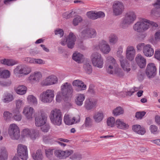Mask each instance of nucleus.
<instances>
[{
	"mask_svg": "<svg viewBox=\"0 0 160 160\" xmlns=\"http://www.w3.org/2000/svg\"><path fill=\"white\" fill-rule=\"evenodd\" d=\"M136 19V15L133 12H127L123 18L120 24L121 28L125 29L132 24Z\"/></svg>",
	"mask_w": 160,
	"mask_h": 160,
	"instance_id": "obj_1",
	"label": "nucleus"
},
{
	"mask_svg": "<svg viewBox=\"0 0 160 160\" xmlns=\"http://www.w3.org/2000/svg\"><path fill=\"white\" fill-rule=\"evenodd\" d=\"M50 118L51 122L53 124L59 126L62 124V114L59 109H55L52 110L50 113Z\"/></svg>",
	"mask_w": 160,
	"mask_h": 160,
	"instance_id": "obj_2",
	"label": "nucleus"
},
{
	"mask_svg": "<svg viewBox=\"0 0 160 160\" xmlns=\"http://www.w3.org/2000/svg\"><path fill=\"white\" fill-rule=\"evenodd\" d=\"M54 96V91L51 89H48L41 93L40 99L43 103H50L52 101Z\"/></svg>",
	"mask_w": 160,
	"mask_h": 160,
	"instance_id": "obj_3",
	"label": "nucleus"
},
{
	"mask_svg": "<svg viewBox=\"0 0 160 160\" xmlns=\"http://www.w3.org/2000/svg\"><path fill=\"white\" fill-rule=\"evenodd\" d=\"M8 134L12 139H18L20 136L19 128L16 124H10L8 129Z\"/></svg>",
	"mask_w": 160,
	"mask_h": 160,
	"instance_id": "obj_4",
	"label": "nucleus"
},
{
	"mask_svg": "<svg viewBox=\"0 0 160 160\" xmlns=\"http://www.w3.org/2000/svg\"><path fill=\"white\" fill-rule=\"evenodd\" d=\"M91 60L94 66L100 68H102L103 60L101 54L97 52L93 53L91 56Z\"/></svg>",
	"mask_w": 160,
	"mask_h": 160,
	"instance_id": "obj_5",
	"label": "nucleus"
},
{
	"mask_svg": "<svg viewBox=\"0 0 160 160\" xmlns=\"http://www.w3.org/2000/svg\"><path fill=\"white\" fill-rule=\"evenodd\" d=\"M22 135L23 137L29 138L33 141L39 136V132L37 130L30 129L28 128L23 129L22 131Z\"/></svg>",
	"mask_w": 160,
	"mask_h": 160,
	"instance_id": "obj_6",
	"label": "nucleus"
},
{
	"mask_svg": "<svg viewBox=\"0 0 160 160\" xmlns=\"http://www.w3.org/2000/svg\"><path fill=\"white\" fill-rule=\"evenodd\" d=\"M96 50L99 49L104 54H108L111 51V48L109 45L104 40H102L98 44L95 46Z\"/></svg>",
	"mask_w": 160,
	"mask_h": 160,
	"instance_id": "obj_7",
	"label": "nucleus"
},
{
	"mask_svg": "<svg viewBox=\"0 0 160 160\" xmlns=\"http://www.w3.org/2000/svg\"><path fill=\"white\" fill-rule=\"evenodd\" d=\"M72 92V87L70 83L66 82L63 83L61 86V92L62 96L68 97L71 94Z\"/></svg>",
	"mask_w": 160,
	"mask_h": 160,
	"instance_id": "obj_8",
	"label": "nucleus"
},
{
	"mask_svg": "<svg viewBox=\"0 0 160 160\" xmlns=\"http://www.w3.org/2000/svg\"><path fill=\"white\" fill-rule=\"evenodd\" d=\"M17 150L18 156L23 160H27L28 158L27 147L25 145L19 144Z\"/></svg>",
	"mask_w": 160,
	"mask_h": 160,
	"instance_id": "obj_9",
	"label": "nucleus"
},
{
	"mask_svg": "<svg viewBox=\"0 0 160 160\" xmlns=\"http://www.w3.org/2000/svg\"><path fill=\"white\" fill-rule=\"evenodd\" d=\"M73 153V151L70 150L63 151L60 149H56L54 151L55 156L60 159L66 158Z\"/></svg>",
	"mask_w": 160,
	"mask_h": 160,
	"instance_id": "obj_10",
	"label": "nucleus"
},
{
	"mask_svg": "<svg viewBox=\"0 0 160 160\" xmlns=\"http://www.w3.org/2000/svg\"><path fill=\"white\" fill-rule=\"evenodd\" d=\"M157 70V68L155 64L153 63H150L147 66L146 73L149 78H152L156 75Z\"/></svg>",
	"mask_w": 160,
	"mask_h": 160,
	"instance_id": "obj_11",
	"label": "nucleus"
},
{
	"mask_svg": "<svg viewBox=\"0 0 160 160\" xmlns=\"http://www.w3.org/2000/svg\"><path fill=\"white\" fill-rule=\"evenodd\" d=\"M113 8V13L116 15L121 14L124 8V6L123 3L119 1H115L114 2Z\"/></svg>",
	"mask_w": 160,
	"mask_h": 160,
	"instance_id": "obj_12",
	"label": "nucleus"
},
{
	"mask_svg": "<svg viewBox=\"0 0 160 160\" xmlns=\"http://www.w3.org/2000/svg\"><path fill=\"white\" fill-rule=\"evenodd\" d=\"M58 81V78L56 76L51 75L43 80L42 82V84L43 86H49L57 83Z\"/></svg>",
	"mask_w": 160,
	"mask_h": 160,
	"instance_id": "obj_13",
	"label": "nucleus"
},
{
	"mask_svg": "<svg viewBox=\"0 0 160 160\" xmlns=\"http://www.w3.org/2000/svg\"><path fill=\"white\" fill-rule=\"evenodd\" d=\"M136 53V51L132 46H128L126 49V57L129 61H132L134 58Z\"/></svg>",
	"mask_w": 160,
	"mask_h": 160,
	"instance_id": "obj_14",
	"label": "nucleus"
},
{
	"mask_svg": "<svg viewBox=\"0 0 160 160\" xmlns=\"http://www.w3.org/2000/svg\"><path fill=\"white\" fill-rule=\"evenodd\" d=\"M154 8L151 11V15L156 17L160 16V0H156L155 2L152 4Z\"/></svg>",
	"mask_w": 160,
	"mask_h": 160,
	"instance_id": "obj_15",
	"label": "nucleus"
},
{
	"mask_svg": "<svg viewBox=\"0 0 160 160\" xmlns=\"http://www.w3.org/2000/svg\"><path fill=\"white\" fill-rule=\"evenodd\" d=\"M108 73L112 74H115L117 76L119 77H122L123 76V74L121 69L119 68H114V67L111 66L109 65L108 67Z\"/></svg>",
	"mask_w": 160,
	"mask_h": 160,
	"instance_id": "obj_16",
	"label": "nucleus"
},
{
	"mask_svg": "<svg viewBox=\"0 0 160 160\" xmlns=\"http://www.w3.org/2000/svg\"><path fill=\"white\" fill-rule=\"evenodd\" d=\"M34 112V109L30 107L24 108L23 111V113L28 119L31 120L32 118Z\"/></svg>",
	"mask_w": 160,
	"mask_h": 160,
	"instance_id": "obj_17",
	"label": "nucleus"
},
{
	"mask_svg": "<svg viewBox=\"0 0 160 160\" xmlns=\"http://www.w3.org/2000/svg\"><path fill=\"white\" fill-rule=\"evenodd\" d=\"M72 84L73 86L78 87V88L76 89L77 91L83 90L86 89V85L82 81L79 79L74 80Z\"/></svg>",
	"mask_w": 160,
	"mask_h": 160,
	"instance_id": "obj_18",
	"label": "nucleus"
},
{
	"mask_svg": "<svg viewBox=\"0 0 160 160\" xmlns=\"http://www.w3.org/2000/svg\"><path fill=\"white\" fill-rule=\"evenodd\" d=\"M47 117L45 116L41 115L37 116L35 118V124L37 127H41L46 123Z\"/></svg>",
	"mask_w": 160,
	"mask_h": 160,
	"instance_id": "obj_19",
	"label": "nucleus"
},
{
	"mask_svg": "<svg viewBox=\"0 0 160 160\" xmlns=\"http://www.w3.org/2000/svg\"><path fill=\"white\" fill-rule=\"evenodd\" d=\"M142 50L144 55L147 57H151L154 53V50L150 44H147L144 46Z\"/></svg>",
	"mask_w": 160,
	"mask_h": 160,
	"instance_id": "obj_20",
	"label": "nucleus"
},
{
	"mask_svg": "<svg viewBox=\"0 0 160 160\" xmlns=\"http://www.w3.org/2000/svg\"><path fill=\"white\" fill-rule=\"evenodd\" d=\"M97 101L94 99H87L85 101V107L88 110L92 109L96 107Z\"/></svg>",
	"mask_w": 160,
	"mask_h": 160,
	"instance_id": "obj_21",
	"label": "nucleus"
},
{
	"mask_svg": "<svg viewBox=\"0 0 160 160\" xmlns=\"http://www.w3.org/2000/svg\"><path fill=\"white\" fill-rule=\"evenodd\" d=\"M76 40V37L72 32L69 33L68 39L67 46L69 48H72L75 45V42Z\"/></svg>",
	"mask_w": 160,
	"mask_h": 160,
	"instance_id": "obj_22",
	"label": "nucleus"
},
{
	"mask_svg": "<svg viewBox=\"0 0 160 160\" xmlns=\"http://www.w3.org/2000/svg\"><path fill=\"white\" fill-rule=\"evenodd\" d=\"M150 26V21L141 18V32H143L147 30Z\"/></svg>",
	"mask_w": 160,
	"mask_h": 160,
	"instance_id": "obj_23",
	"label": "nucleus"
},
{
	"mask_svg": "<svg viewBox=\"0 0 160 160\" xmlns=\"http://www.w3.org/2000/svg\"><path fill=\"white\" fill-rule=\"evenodd\" d=\"M119 61L123 70L128 72L131 70L130 68V64L128 61L124 58L119 60Z\"/></svg>",
	"mask_w": 160,
	"mask_h": 160,
	"instance_id": "obj_24",
	"label": "nucleus"
},
{
	"mask_svg": "<svg viewBox=\"0 0 160 160\" xmlns=\"http://www.w3.org/2000/svg\"><path fill=\"white\" fill-rule=\"evenodd\" d=\"M115 124L118 128L122 129H128L129 127V126L125 123L123 120L120 119H118L116 121Z\"/></svg>",
	"mask_w": 160,
	"mask_h": 160,
	"instance_id": "obj_25",
	"label": "nucleus"
},
{
	"mask_svg": "<svg viewBox=\"0 0 160 160\" xmlns=\"http://www.w3.org/2000/svg\"><path fill=\"white\" fill-rule=\"evenodd\" d=\"M106 68L108 71V67L109 65L112 66V68L116 65V62L115 59L112 57L109 56L106 58Z\"/></svg>",
	"mask_w": 160,
	"mask_h": 160,
	"instance_id": "obj_26",
	"label": "nucleus"
},
{
	"mask_svg": "<svg viewBox=\"0 0 160 160\" xmlns=\"http://www.w3.org/2000/svg\"><path fill=\"white\" fill-rule=\"evenodd\" d=\"M53 149L46 148L45 149L46 157L49 160H54V157L53 153L54 151Z\"/></svg>",
	"mask_w": 160,
	"mask_h": 160,
	"instance_id": "obj_27",
	"label": "nucleus"
},
{
	"mask_svg": "<svg viewBox=\"0 0 160 160\" xmlns=\"http://www.w3.org/2000/svg\"><path fill=\"white\" fill-rule=\"evenodd\" d=\"M104 117L103 113L102 112H97L93 116V118L95 122L99 123L103 120Z\"/></svg>",
	"mask_w": 160,
	"mask_h": 160,
	"instance_id": "obj_28",
	"label": "nucleus"
},
{
	"mask_svg": "<svg viewBox=\"0 0 160 160\" xmlns=\"http://www.w3.org/2000/svg\"><path fill=\"white\" fill-rule=\"evenodd\" d=\"M1 63L8 66H13L18 63L17 61L12 59H4L1 60Z\"/></svg>",
	"mask_w": 160,
	"mask_h": 160,
	"instance_id": "obj_29",
	"label": "nucleus"
},
{
	"mask_svg": "<svg viewBox=\"0 0 160 160\" xmlns=\"http://www.w3.org/2000/svg\"><path fill=\"white\" fill-rule=\"evenodd\" d=\"M2 101L5 103H8L14 99L12 93L6 92L4 94Z\"/></svg>",
	"mask_w": 160,
	"mask_h": 160,
	"instance_id": "obj_30",
	"label": "nucleus"
},
{
	"mask_svg": "<svg viewBox=\"0 0 160 160\" xmlns=\"http://www.w3.org/2000/svg\"><path fill=\"white\" fill-rule=\"evenodd\" d=\"M83 68L84 71L87 74H90L92 73V66L89 62L84 63Z\"/></svg>",
	"mask_w": 160,
	"mask_h": 160,
	"instance_id": "obj_31",
	"label": "nucleus"
},
{
	"mask_svg": "<svg viewBox=\"0 0 160 160\" xmlns=\"http://www.w3.org/2000/svg\"><path fill=\"white\" fill-rule=\"evenodd\" d=\"M8 158V152L5 147L0 148V160H6Z\"/></svg>",
	"mask_w": 160,
	"mask_h": 160,
	"instance_id": "obj_32",
	"label": "nucleus"
},
{
	"mask_svg": "<svg viewBox=\"0 0 160 160\" xmlns=\"http://www.w3.org/2000/svg\"><path fill=\"white\" fill-rule=\"evenodd\" d=\"M42 77V74L40 72H35L34 74H31L29 78L31 80L36 81H38Z\"/></svg>",
	"mask_w": 160,
	"mask_h": 160,
	"instance_id": "obj_33",
	"label": "nucleus"
},
{
	"mask_svg": "<svg viewBox=\"0 0 160 160\" xmlns=\"http://www.w3.org/2000/svg\"><path fill=\"white\" fill-rule=\"evenodd\" d=\"M13 118L17 121H20L22 118L21 115L20 114L19 110L18 109H14L13 110Z\"/></svg>",
	"mask_w": 160,
	"mask_h": 160,
	"instance_id": "obj_34",
	"label": "nucleus"
},
{
	"mask_svg": "<svg viewBox=\"0 0 160 160\" xmlns=\"http://www.w3.org/2000/svg\"><path fill=\"white\" fill-rule=\"evenodd\" d=\"M27 90V87L24 85H22L18 86L17 88L16 91L18 94L22 95L26 93Z\"/></svg>",
	"mask_w": 160,
	"mask_h": 160,
	"instance_id": "obj_35",
	"label": "nucleus"
},
{
	"mask_svg": "<svg viewBox=\"0 0 160 160\" xmlns=\"http://www.w3.org/2000/svg\"><path fill=\"white\" fill-rule=\"evenodd\" d=\"M32 157L34 160H42L43 156L41 150H38L36 153L32 154Z\"/></svg>",
	"mask_w": 160,
	"mask_h": 160,
	"instance_id": "obj_36",
	"label": "nucleus"
},
{
	"mask_svg": "<svg viewBox=\"0 0 160 160\" xmlns=\"http://www.w3.org/2000/svg\"><path fill=\"white\" fill-rule=\"evenodd\" d=\"M84 99L85 97L83 94H79L77 96L75 100L76 104L78 105L81 106L83 104Z\"/></svg>",
	"mask_w": 160,
	"mask_h": 160,
	"instance_id": "obj_37",
	"label": "nucleus"
},
{
	"mask_svg": "<svg viewBox=\"0 0 160 160\" xmlns=\"http://www.w3.org/2000/svg\"><path fill=\"white\" fill-rule=\"evenodd\" d=\"M10 74L8 70H3L0 68V78H8L10 77Z\"/></svg>",
	"mask_w": 160,
	"mask_h": 160,
	"instance_id": "obj_38",
	"label": "nucleus"
},
{
	"mask_svg": "<svg viewBox=\"0 0 160 160\" xmlns=\"http://www.w3.org/2000/svg\"><path fill=\"white\" fill-rule=\"evenodd\" d=\"M118 38L115 34H111L108 38V40L110 43L112 44H116L118 42Z\"/></svg>",
	"mask_w": 160,
	"mask_h": 160,
	"instance_id": "obj_39",
	"label": "nucleus"
},
{
	"mask_svg": "<svg viewBox=\"0 0 160 160\" xmlns=\"http://www.w3.org/2000/svg\"><path fill=\"white\" fill-rule=\"evenodd\" d=\"M114 116H117L124 113V110L120 106L117 107L112 111Z\"/></svg>",
	"mask_w": 160,
	"mask_h": 160,
	"instance_id": "obj_40",
	"label": "nucleus"
},
{
	"mask_svg": "<svg viewBox=\"0 0 160 160\" xmlns=\"http://www.w3.org/2000/svg\"><path fill=\"white\" fill-rule=\"evenodd\" d=\"M83 55L80 53H74L72 56V59L78 63L80 62L82 58Z\"/></svg>",
	"mask_w": 160,
	"mask_h": 160,
	"instance_id": "obj_41",
	"label": "nucleus"
},
{
	"mask_svg": "<svg viewBox=\"0 0 160 160\" xmlns=\"http://www.w3.org/2000/svg\"><path fill=\"white\" fill-rule=\"evenodd\" d=\"M87 28L83 29L79 34V38L81 39H87L88 38Z\"/></svg>",
	"mask_w": 160,
	"mask_h": 160,
	"instance_id": "obj_42",
	"label": "nucleus"
},
{
	"mask_svg": "<svg viewBox=\"0 0 160 160\" xmlns=\"http://www.w3.org/2000/svg\"><path fill=\"white\" fill-rule=\"evenodd\" d=\"M31 71L30 68L24 64H22V74L27 75Z\"/></svg>",
	"mask_w": 160,
	"mask_h": 160,
	"instance_id": "obj_43",
	"label": "nucleus"
},
{
	"mask_svg": "<svg viewBox=\"0 0 160 160\" xmlns=\"http://www.w3.org/2000/svg\"><path fill=\"white\" fill-rule=\"evenodd\" d=\"M27 100L29 103H32L34 105H36L37 104V99L33 95H29L27 98Z\"/></svg>",
	"mask_w": 160,
	"mask_h": 160,
	"instance_id": "obj_44",
	"label": "nucleus"
},
{
	"mask_svg": "<svg viewBox=\"0 0 160 160\" xmlns=\"http://www.w3.org/2000/svg\"><path fill=\"white\" fill-rule=\"evenodd\" d=\"M88 38L95 37L96 35V32L95 30L92 28H87Z\"/></svg>",
	"mask_w": 160,
	"mask_h": 160,
	"instance_id": "obj_45",
	"label": "nucleus"
},
{
	"mask_svg": "<svg viewBox=\"0 0 160 160\" xmlns=\"http://www.w3.org/2000/svg\"><path fill=\"white\" fill-rule=\"evenodd\" d=\"M72 118L69 117L68 115L65 114L64 117V120L65 123L68 125H71L73 124Z\"/></svg>",
	"mask_w": 160,
	"mask_h": 160,
	"instance_id": "obj_46",
	"label": "nucleus"
},
{
	"mask_svg": "<svg viewBox=\"0 0 160 160\" xmlns=\"http://www.w3.org/2000/svg\"><path fill=\"white\" fill-rule=\"evenodd\" d=\"M13 72L16 75L22 74V64L18 65L14 69Z\"/></svg>",
	"mask_w": 160,
	"mask_h": 160,
	"instance_id": "obj_47",
	"label": "nucleus"
},
{
	"mask_svg": "<svg viewBox=\"0 0 160 160\" xmlns=\"http://www.w3.org/2000/svg\"><path fill=\"white\" fill-rule=\"evenodd\" d=\"M123 48L121 47H119L118 49L117 52V56L119 58V60L124 58V57L122 55Z\"/></svg>",
	"mask_w": 160,
	"mask_h": 160,
	"instance_id": "obj_48",
	"label": "nucleus"
},
{
	"mask_svg": "<svg viewBox=\"0 0 160 160\" xmlns=\"http://www.w3.org/2000/svg\"><path fill=\"white\" fill-rule=\"evenodd\" d=\"M53 138V137L51 135H44L43 137V141L45 143L50 142Z\"/></svg>",
	"mask_w": 160,
	"mask_h": 160,
	"instance_id": "obj_49",
	"label": "nucleus"
},
{
	"mask_svg": "<svg viewBox=\"0 0 160 160\" xmlns=\"http://www.w3.org/2000/svg\"><path fill=\"white\" fill-rule=\"evenodd\" d=\"M87 15L88 17L91 19L95 20L97 19L96 12H94L93 11H90L88 12L87 13Z\"/></svg>",
	"mask_w": 160,
	"mask_h": 160,
	"instance_id": "obj_50",
	"label": "nucleus"
},
{
	"mask_svg": "<svg viewBox=\"0 0 160 160\" xmlns=\"http://www.w3.org/2000/svg\"><path fill=\"white\" fill-rule=\"evenodd\" d=\"M114 118L113 117H111L108 118L107 121V124L108 126L111 127H113L115 124Z\"/></svg>",
	"mask_w": 160,
	"mask_h": 160,
	"instance_id": "obj_51",
	"label": "nucleus"
},
{
	"mask_svg": "<svg viewBox=\"0 0 160 160\" xmlns=\"http://www.w3.org/2000/svg\"><path fill=\"white\" fill-rule=\"evenodd\" d=\"M82 19L81 17L78 16L76 17L73 20V23L74 26L77 25L78 23L81 22Z\"/></svg>",
	"mask_w": 160,
	"mask_h": 160,
	"instance_id": "obj_52",
	"label": "nucleus"
},
{
	"mask_svg": "<svg viewBox=\"0 0 160 160\" xmlns=\"http://www.w3.org/2000/svg\"><path fill=\"white\" fill-rule=\"evenodd\" d=\"M70 158L72 160H80L82 158V156L80 154L74 153L70 157Z\"/></svg>",
	"mask_w": 160,
	"mask_h": 160,
	"instance_id": "obj_53",
	"label": "nucleus"
},
{
	"mask_svg": "<svg viewBox=\"0 0 160 160\" xmlns=\"http://www.w3.org/2000/svg\"><path fill=\"white\" fill-rule=\"evenodd\" d=\"M134 30L137 32H140V21H138L133 26Z\"/></svg>",
	"mask_w": 160,
	"mask_h": 160,
	"instance_id": "obj_54",
	"label": "nucleus"
},
{
	"mask_svg": "<svg viewBox=\"0 0 160 160\" xmlns=\"http://www.w3.org/2000/svg\"><path fill=\"white\" fill-rule=\"evenodd\" d=\"M91 119L89 117H87L85 119V125L86 127H90L92 126Z\"/></svg>",
	"mask_w": 160,
	"mask_h": 160,
	"instance_id": "obj_55",
	"label": "nucleus"
},
{
	"mask_svg": "<svg viewBox=\"0 0 160 160\" xmlns=\"http://www.w3.org/2000/svg\"><path fill=\"white\" fill-rule=\"evenodd\" d=\"M12 115V113L8 111H5L3 113L4 119L6 120H9Z\"/></svg>",
	"mask_w": 160,
	"mask_h": 160,
	"instance_id": "obj_56",
	"label": "nucleus"
},
{
	"mask_svg": "<svg viewBox=\"0 0 160 160\" xmlns=\"http://www.w3.org/2000/svg\"><path fill=\"white\" fill-rule=\"evenodd\" d=\"M154 56L156 59L160 61V48H157L155 50Z\"/></svg>",
	"mask_w": 160,
	"mask_h": 160,
	"instance_id": "obj_57",
	"label": "nucleus"
},
{
	"mask_svg": "<svg viewBox=\"0 0 160 160\" xmlns=\"http://www.w3.org/2000/svg\"><path fill=\"white\" fill-rule=\"evenodd\" d=\"M54 33L56 35H58L60 37H62L63 35L64 32L62 29H58L55 30Z\"/></svg>",
	"mask_w": 160,
	"mask_h": 160,
	"instance_id": "obj_58",
	"label": "nucleus"
},
{
	"mask_svg": "<svg viewBox=\"0 0 160 160\" xmlns=\"http://www.w3.org/2000/svg\"><path fill=\"white\" fill-rule=\"evenodd\" d=\"M132 129L137 133H140V125H133L132 127Z\"/></svg>",
	"mask_w": 160,
	"mask_h": 160,
	"instance_id": "obj_59",
	"label": "nucleus"
},
{
	"mask_svg": "<svg viewBox=\"0 0 160 160\" xmlns=\"http://www.w3.org/2000/svg\"><path fill=\"white\" fill-rule=\"evenodd\" d=\"M146 65V60L143 57L141 56V68H144Z\"/></svg>",
	"mask_w": 160,
	"mask_h": 160,
	"instance_id": "obj_60",
	"label": "nucleus"
},
{
	"mask_svg": "<svg viewBox=\"0 0 160 160\" xmlns=\"http://www.w3.org/2000/svg\"><path fill=\"white\" fill-rule=\"evenodd\" d=\"M150 130L151 132L153 134H156L158 130V127L155 125H151L150 126Z\"/></svg>",
	"mask_w": 160,
	"mask_h": 160,
	"instance_id": "obj_61",
	"label": "nucleus"
},
{
	"mask_svg": "<svg viewBox=\"0 0 160 160\" xmlns=\"http://www.w3.org/2000/svg\"><path fill=\"white\" fill-rule=\"evenodd\" d=\"M73 124L80 122V118L79 115H77L72 118Z\"/></svg>",
	"mask_w": 160,
	"mask_h": 160,
	"instance_id": "obj_62",
	"label": "nucleus"
},
{
	"mask_svg": "<svg viewBox=\"0 0 160 160\" xmlns=\"http://www.w3.org/2000/svg\"><path fill=\"white\" fill-rule=\"evenodd\" d=\"M16 108L15 109H18L19 110V109L23 104L22 100H16Z\"/></svg>",
	"mask_w": 160,
	"mask_h": 160,
	"instance_id": "obj_63",
	"label": "nucleus"
},
{
	"mask_svg": "<svg viewBox=\"0 0 160 160\" xmlns=\"http://www.w3.org/2000/svg\"><path fill=\"white\" fill-rule=\"evenodd\" d=\"M42 126L41 129L43 132H48L50 128L49 125L46 123Z\"/></svg>",
	"mask_w": 160,
	"mask_h": 160,
	"instance_id": "obj_64",
	"label": "nucleus"
}]
</instances>
